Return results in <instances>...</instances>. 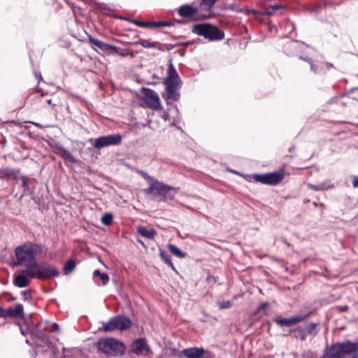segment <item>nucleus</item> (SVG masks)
<instances>
[{
  "instance_id": "obj_4",
  "label": "nucleus",
  "mask_w": 358,
  "mask_h": 358,
  "mask_svg": "<svg viewBox=\"0 0 358 358\" xmlns=\"http://www.w3.org/2000/svg\"><path fill=\"white\" fill-rule=\"evenodd\" d=\"M99 351L107 357H116L122 355L125 352L124 344L113 338H100L96 344Z\"/></svg>"
},
{
  "instance_id": "obj_48",
  "label": "nucleus",
  "mask_w": 358,
  "mask_h": 358,
  "mask_svg": "<svg viewBox=\"0 0 358 358\" xmlns=\"http://www.w3.org/2000/svg\"><path fill=\"white\" fill-rule=\"evenodd\" d=\"M300 59L307 62V59H310V58L301 56Z\"/></svg>"
},
{
  "instance_id": "obj_47",
  "label": "nucleus",
  "mask_w": 358,
  "mask_h": 358,
  "mask_svg": "<svg viewBox=\"0 0 358 358\" xmlns=\"http://www.w3.org/2000/svg\"><path fill=\"white\" fill-rule=\"evenodd\" d=\"M59 326L57 323H53L52 324V329L50 331H59Z\"/></svg>"
},
{
  "instance_id": "obj_12",
  "label": "nucleus",
  "mask_w": 358,
  "mask_h": 358,
  "mask_svg": "<svg viewBox=\"0 0 358 358\" xmlns=\"http://www.w3.org/2000/svg\"><path fill=\"white\" fill-rule=\"evenodd\" d=\"M2 312L1 313L2 315H0V317H10V318H21L23 319L24 317V308L22 304H16L14 308H8V309H4L1 308Z\"/></svg>"
},
{
  "instance_id": "obj_5",
  "label": "nucleus",
  "mask_w": 358,
  "mask_h": 358,
  "mask_svg": "<svg viewBox=\"0 0 358 358\" xmlns=\"http://www.w3.org/2000/svg\"><path fill=\"white\" fill-rule=\"evenodd\" d=\"M23 273H26L30 278L41 280H48L59 275V272L57 268L55 266L48 263H36L34 268L31 270L29 269V271H24Z\"/></svg>"
},
{
  "instance_id": "obj_30",
  "label": "nucleus",
  "mask_w": 358,
  "mask_h": 358,
  "mask_svg": "<svg viewBox=\"0 0 358 358\" xmlns=\"http://www.w3.org/2000/svg\"><path fill=\"white\" fill-rule=\"evenodd\" d=\"M93 276L94 278L99 277L102 281L103 285H106L109 282V277L108 274L105 273H101V271L98 269L94 271Z\"/></svg>"
},
{
  "instance_id": "obj_36",
  "label": "nucleus",
  "mask_w": 358,
  "mask_h": 358,
  "mask_svg": "<svg viewBox=\"0 0 358 358\" xmlns=\"http://www.w3.org/2000/svg\"><path fill=\"white\" fill-rule=\"evenodd\" d=\"M301 358H317V354L313 351H305L301 354Z\"/></svg>"
},
{
  "instance_id": "obj_22",
  "label": "nucleus",
  "mask_w": 358,
  "mask_h": 358,
  "mask_svg": "<svg viewBox=\"0 0 358 358\" xmlns=\"http://www.w3.org/2000/svg\"><path fill=\"white\" fill-rule=\"evenodd\" d=\"M109 54H115L120 56L121 57H125L128 55L134 57V54L131 52L128 49H122L114 45L111 46V50Z\"/></svg>"
},
{
  "instance_id": "obj_3",
  "label": "nucleus",
  "mask_w": 358,
  "mask_h": 358,
  "mask_svg": "<svg viewBox=\"0 0 358 358\" xmlns=\"http://www.w3.org/2000/svg\"><path fill=\"white\" fill-rule=\"evenodd\" d=\"M163 83L165 86L166 99L178 101L180 98L179 90L182 86V80L171 59L169 61L166 77L164 79Z\"/></svg>"
},
{
  "instance_id": "obj_37",
  "label": "nucleus",
  "mask_w": 358,
  "mask_h": 358,
  "mask_svg": "<svg viewBox=\"0 0 358 358\" xmlns=\"http://www.w3.org/2000/svg\"><path fill=\"white\" fill-rule=\"evenodd\" d=\"M22 180V187L23 188L24 193H26L29 189L28 178L23 176L21 177Z\"/></svg>"
},
{
  "instance_id": "obj_39",
  "label": "nucleus",
  "mask_w": 358,
  "mask_h": 358,
  "mask_svg": "<svg viewBox=\"0 0 358 358\" xmlns=\"http://www.w3.org/2000/svg\"><path fill=\"white\" fill-rule=\"evenodd\" d=\"M232 306V303L230 301H224L219 303L220 308H229Z\"/></svg>"
},
{
  "instance_id": "obj_51",
  "label": "nucleus",
  "mask_w": 358,
  "mask_h": 358,
  "mask_svg": "<svg viewBox=\"0 0 358 358\" xmlns=\"http://www.w3.org/2000/svg\"><path fill=\"white\" fill-rule=\"evenodd\" d=\"M348 309V307L347 306H344L342 308V310H346Z\"/></svg>"
},
{
  "instance_id": "obj_38",
  "label": "nucleus",
  "mask_w": 358,
  "mask_h": 358,
  "mask_svg": "<svg viewBox=\"0 0 358 358\" xmlns=\"http://www.w3.org/2000/svg\"><path fill=\"white\" fill-rule=\"evenodd\" d=\"M22 293L25 301L32 300L31 292L30 290L22 291Z\"/></svg>"
},
{
  "instance_id": "obj_10",
  "label": "nucleus",
  "mask_w": 358,
  "mask_h": 358,
  "mask_svg": "<svg viewBox=\"0 0 358 358\" xmlns=\"http://www.w3.org/2000/svg\"><path fill=\"white\" fill-rule=\"evenodd\" d=\"M122 139V137L119 134L103 136L96 139L94 146L96 149H101L106 146L117 145L120 144Z\"/></svg>"
},
{
  "instance_id": "obj_13",
  "label": "nucleus",
  "mask_w": 358,
  "mask_h": 358,
  "mask_svg": "<svg viewBox=\"0 0 358 358\" xmlns=\"http://www.w3.org/2000/svg\"><path fill=\"white\" fill-rule=\"evenodd\" d=\"M143 101L149 108L157 109V95L153 90L143 87Z\"/></svg>"
},
{
  "instance_id": "obj_44",
  "label": "nucleus",
  "mask_w": 358,
  "mask_h": 358,
  "mask_svg": "<svg viewBox=\"0 0 358 358\" xmlns=\"http://www.w3.org/2000/svg\"><path fill=\"white\" fill-rule=\"evenodd\" d=\"M352 186L358 187V176H352Z\"/></svg>"
},
{
  "instance_id": "obj_46",
  "label": "nucleus",
  "mask_w": 358,
  "mask_h": 358,
  "mask_svg": "<svg viewBox=\"0 0 358 358\" xmlns=\"http://www.w3.org/2000/svg\"><path fill=\"white\" fill-rule=\"evenodd\" d=\"M268 306H269V303L268 302H264L260 304V306L258 308V310H259L265 309V308H268Z\"/></svg>"
},
{
  "instance_id": "obj_32",
  "label": "nucleus",
  "mask_w": 358,
  "mask_h": 358,
  "mask_svg": "<svg viewBox=\"0 0 358 358\" xmlns=\"http://www.w3.org/2000/svg\"><path fill=\"white\" fill-rule=\"evenodd\" d=\"M140 44L144 48H155L157 42H150L149 40L141 39Z\"/></svg>"
},
{
  "instance_id": "obj_27",
  "label": "nucleus",
  "mask_w": 358,
  "mask_h": 358,
  "mask_svg": "<svg viewBox=\"0 0 358 358\" xmlns=\"http://www.w3.org/2000/svg\"><path fill=\"white\" fill-rule=\"evenodd\" d=\"M318 325L319 323H310L306 325L303 327V329L308 334L315 336L317 334V327H318Z\"/></svg>"
},
{
  "instance_id": "obj_17",
  "label": "nucleus",
  "mask_w": 358,
  "mask_h": 358,
  "mask_svg": "<svg viewBox=\"0 0 358 358\" xmlns=\"http://www.w3.org/2000/svg\"><path fill=\"white\" fill-rule=\"evenodd\" d=\"M89 42L91 43L92 47L94 50H96V48H99L101 51L108 54L110 52L112 45L108 44L98 38L92 36L89 37Z\"/></svg>"
},
{
  "instance_id": "obj_35",
  "label": "nucleus",
  "mask_w": 358,
  "mask_h": 358,
  "mask_svg": "<svg viewBox=\"0 0 358 358\" xmlns=\"http://www.w3.org/2000/svg\"><path fill=\"white\" fill-rule=\"evenodd\" d=\"M322 191L327 190L334 187V185L330 183L329 180L324 181L320 184Z\"/></svg>"
},
{
  "instance_id": "obj_1",
  "label": "nucleus",
  "mask_w": 358,
  "mask_h": 358,
  "mask_svg": "<svg viewBox=\"0 0 358 358\" xmlns=\"http://www.w3.org/2000/svg\"><path fill=\"white\" fill-rule=\"evenodd\" d=\"M44 249L43 245L32 242H27L17 246L15 250L17 259V262L15 264L24 266L26 267L24 271L31 270L37 263L35 256L43 253Z\"/></svg>"
},
{
  "instance_id": "obj_18",
  "label": "nucleus",
  "mask_w": 358,
  "mask_h": 358,
  "mask_svg": "<svg viewBox=\"0 0 358 358\" xmlns=\"http://www.w3.org/2000/svg\"><path fill=\"white\" fill-rule=\"evenodd\" d=\"M148 349L147 345L143 339H137L132 343L131 351L138 355H146Z\"/></svg>"
},
{
  "instance_id": "obj_16",
  "label": "nucleus",
  "mask_w": 358,
  "mask_h": 358,
  "mask_svg": "<svg viewBox=\"0 0 358 358\" xmlns=\"http://www.w3.org/2000/svg\"><path fill=\"white\" fill-rule=\"evenodd\" d=\"M20 175V170H15L8 167L0 168V179L16 180Z\"/></svg>"
},
{
  "instance_id": "obj_8",
  "label": "nucleus",
  "mask_w": 358,
  "mask_h": 358,
  "mask_svg": "<svg viewBox=\"0 0 358 358\" xmlns=\"http://www.w3.org/2000/svg\"><path fill=\"white\" fill-rule=\"evenodd\" d=\"M178 12L180 16L194 20H204L210 16L208 14L201 13L199 7L187 4L180 6Z\"/></svg>"
},
{
  "instance_id": "obj_11",
  "label": "nucleus",
  "mask_w": 358,
  "mask_h": 358,
  "mask_svg": "<svg viewBox=\"0 0 358 358\" xmlns=\"http://www.w3.org/2000/svg\"><path fill=\"white\" fill-rule=\"evenodd\" d=\"M158 201L164 200H171L173 199L175 195L177 193V191L175 188L171 187L168 185H165L162 182H159L158 181Z\"/></svg>"
},
{
  "instance_id": "obj_52",
  "label": "nucleus",
  "mask_w": 358,
  "mask_h": 358,
  "mask_svg": "<svg viewBox=\"0 0 358 358\" xmlns=\"http://www.w3.org/2000/svg\"><path fill=\"white\" fill-rule=\"evenodd\" d=\"M331 3H324V6L325 7L331 6Z\"/></svg>"
},
{
  "instance_id": "obj_20",
  "label": "nucleus",
  "mask_w": 358,
  "mask_h": 358,
  "mask_svg": "<svg viewBox=\"0 0 358 358\" xmlns=\"http://www.w3.org/2000/svg\"><path fill=\"white\" fill-rule=\"evenodd\" d=\"M217 1V0H202L199 6L201 13L209 15V11Z\"/></svg>"
},
{
  "instance_id": "obj_33",
  "label": "nucleus",
  "mask_w": 358,
  "mask_h": 358,
  "mask_svg": "<svg viewBox=\"0 0 358 358\" xmlns=\"http://www.w3.org/2000/svg\"><path fill=\"white\" fill-rule=\"evenodd\" d=\"M291 331H299V338L301 341H305L308 335V334L306 332L303 328L301 327H298L294 330H292Z\"/></svg>"
},
{
  "instance_id": "obj_24",
  "label": "nucleus",
  "mask_w": 358,
  "mask_h": 358,
  "mask_svg": "<svg viewBox=\"0 0 358 358\" xmlns=\"http://www.w3.org/2000/svg\"><path fill=\"white\" fill-rule=\"evenodd\" d=\"M115 323L113 320V317H111L108 322H103V326L101 328H99L100 331L104 332H110L117 330L115 327Z\"/></svg>"
},
{
  "instance_id": "obj_54",
  "label": "nucleus",
  "mask_w": 358,
  "mask_h": 358,
  "mask_svg": "<svg viewBox=\"0 0 358 358\" xmlns=\"http://www.w3.org/2000/svg\"><path fill=\"white\" fill-rule=\"evenodd\" d=\"M355 90H358V87H355V88L352 89V92H353V91H355Z\"/></svg>"
},
{
  "instance_id": "obj_49",
  "label": "nucleus",
  "mask_w": 358,
  "mask_h": 358,
  "mask_svg": "<svg viewBox=\"0 0 358 358\" xmlns=\"http://www.w3.org/2000/svg\"><path fill=\"white\" fill-rule=\"evenodd\" d=\"M186 45H192L193 44V41H187L184 43Z\"/></svg>"
},
{
  "instance_id": "obj_41",
  "label": "nucleus",
  "mask_w": 358,
  "mask_h": 358,
  "mask_svg": "<svg viewBox=\"0 0 358 358\" xmlns=\"http://www.w3.org/2000/svg\"><path fill=\"white\" fill-rule=\"evenodd\" d=\"M280 8V6L276 5V6H271L269 8H267L266 13L268 15H272L273 12L274 10H276Z\"/></svg>"
},
{
  "instance_id": "obj_42",
  "label": "nucleus",
  "mask_w": 358,
  "mask_h": 358,
  "mask_svg": "<svg viewBox=\"0 0 358 358\" xmlns=\"http://www.w3.org/2000/svg\"><path fill=\"white\" fill-rule=\"evenodd\" d=\"M172 23L169 22H161V21H158V29L159 28H161V27H169V26H172Z\"/></svg>"
},
{
  "instance_id": "obj_40",
  "label": "nucleus",
  "mask_w": 358,
  "mask_h": 358,
  "mask_svg": "<svg viewBox=\"0 0 358 358\" xmlns=\"http://www.w3.org/2000/svg\"><path fill=\"white\" fill-rule=\"evenodd\" d=\"M307 62L310 64L311 71H313L315 73H318V67L313 64L311 59H307Z\"/></svg>"
},
{
  "instance_id": "obj_55",
  "label": "nucleus",
  "mask_w": 358,
  "mask_h": 358,
  "mask_svg": "<svg viewBox=\"0 0 358 358\" xmlns=\"http://www.w3.org/2000/svg\"><path fill=\"white\" fill-rule=\"evenodd\" d=\"M357 78H358V75H357Z\"/></svg>"
},
{
  "instance_id": "obj_31",
  "label": "nucleus",
  "mask_w": 358,
  "mask_h": 358,
  "mask_svg": "<svg viewBox=\"0 0 358 358\" xmlns=\"http://www.w3.org/2000/svg\"><path fill=\"white\" fill-rule=\"evenodd\" d=\"M113 220V215L112 213H105L101 217V222L106 226H109L112 224Z\"/></svg>"
},
{
  "instance_id": "obj_2",
  "label": "nucleus",
  "mask_w": 358,
  "mask_h": 358,
  "mask_svg": "<svg viewBox=\"0 0 358 358\" xmlns=\"http://www.w3.org/2000/svg\"><path fill=\"white\" fill-rule=\"evenodd\" d=\"M321 358H358V343L346 340L327 346Z\"/></svg>"
},
{
  "instance_id": "obj_53",
  "label": "nucleus",
  "mask_w": 358,
  "mask_h": 358,
  "mask_svg": "<svg viewBox=\"0 0 358 358\" xmlns=\"http://www.w3.org/2000/svg\"><path fill=\"white\" fill-rule=\"evenodd\" d=\"M47 103H48L49 104H51L52 100L51 99L47 100Z\"/></svg>"
},
{
  "instance_id": "obj_25",
  "label": "nucleus",
  "mask_w": 358,
  "mask_h": 358,
  "mask_svg": "<svg viewBox=\"0 0 358 358\" xmlns=\"http://www.w3.org/2000/svg\"><path fill=\"white\" fill-rule=\"evenodd\" d=\"M169 249L170 252L173 255H174L180 259H183V258H185L186 257H187V254L186 252H182L177 246H176L174 245H172V244L169 245Z\"/></svg>"
},
{
  "instance_id": "obj_9",
  "label": "nucleus",
  "mask_w": 358,
  "mask_h": 358,
  "mask_svg": "<svg viewBox=\"0 0 358 358\" xmlns=\"http://www.w3.org/2000/svg\"><path fill=\"white\" fill-rule=\"evenodd\" d=\"M310 315L311 312L305 315H296L289 318H285L282 316H276L273 319V321L280 327H289L303 321Z\"/></svg>"
},
{
  "instance_id": "obj_28",
  "label": "nucleus",
  "mask_w": 358,
  "mask_h": 358,
  "mask_svg": "<svg viewBox=\"0 0 358 358\" xmlns=\"http://www.w3.org/2000/svg\"><path fill=\"white\" fill-rule=\"evenodd\" d=\"M76 268V263L73 259H69L65 263L63 271L65 275L71 273Z\"/></svg>"
},
{
  "instance_id": "obj_34",
  "label": "nucleus",
  "mask_w": 358,
  "mask_h": 358,
  "mask_svg": "<svg viewBox=\"0 0 358 358\" xmlns=\"http://www.w3.org/2000/svg\"><path fill=\"white\" fill-rule=\"evenodd\" d=\"M174 48L173 45L171 44H164V43H158V50H171Z\"/></svg>"
},
{
  "instance_id": "obj_43",
  "label": "nucleus",
  "mask_w": 358,
  "mask_h": 358,
  "mask_svg": "<svg viewBox=\"0 0 358 358\" xmlns=\"http://www.w3.org/2000/svg\"><path fill=\"white\" fill-rule=\"evenodd\" d=\"M308 186L311 189L315 190V191H322V188H320V184L317 185L309 184Z\"/></svg>"
},
{
  "instance_id": "obj_6",
  "label": "nucleus",
  "mask_w": 358,
  "mask_h": 358,
  "mask_svg": "<svg viewBox=\"0 0 358 358\" xmlns=\"http://www.w3.org/2000/svg\"><path fill=\"white\" fill-rule=\"evenodd\" d=\"M192 31L211 41H220L224 38V31L208 23L194 24L192 27Z\"/></svg>"
},
{
  "instance_id": "obj_19",
  "label": "nucleus",
  "mask_w": 358,
  "mask_h": 358,
  "mask_svg": "<svg viewBox=\"0 0 358 358\" xmlns=\"http://www.w3.org/2000/svg\"><path fill=\"white\" fill-rule=\"evenodd\" d=\"M138 233L143 237L147 238L148 241H154L156 231L155 229H148L145 227H140L138 228Z\"/></svg>"
},
{
  "instance_id": "obj_7",
  "label": "nucleus",
  "mask_w": 358,
  "mask_h": 358,
  "mask_svg": "<svg viewBox=\"0 0 358 358\" xmlns=\"http://www.w3.org/2000/svg\"><path fill=\"white\" fill-rule=\"evenodd\" d=\"M252 178L258 182L268 185H276L285 178L283 171H275L263 174H253Z\"/></svg>"
},
{
  "instance_id": "obj_29",
  "label": "nucleus",
  "mask_w": 358,
  "mask_h": 358,
  "mask_svg": "<svg viewBox=\"0 0 358 358\" xmlns=\"http://www.w3.org/2000/svg\"><path fill=\"white\" fill-rule=\"evenodd\" d=\"M133 23L137 25L140 27H145V28H150V27H157V22H143V21H139L137 20H134Z\"/></svg>"
},
{
  "instance_id": "obj_23",
  "label": "nucleus",
  "mask_w": 358,
  "mask_h": 358,
  "mask_svg": "<svg viewBox=\"0 0 358 358\" xmlns=\"http://www.w3.org/2000/svg\"><path fill=\"white\" fill-rule=\"evenodd\" d=\"M30 283V280L24 275L20 274L17 275L14 280L15 285L19 287H25Z\"/></svg>"
},
{
  "instance_id": "obj_26",
  "label": "nucleus",
  "mask_w": 358,
  "mask_h": 358,
  "mask_svg": "<svg viewBox=\"0 0 358 358\" xmlns=\"http://www.w3.org/2000/svg\"><path fill=\"white\" fill-rule=\"evenodd\" d=\"M160 257L164 262V263L169 266L172 268V270L174 271L176 273H178L176 268H175L173 264L171 262V256L168 254L167 252H166L165 250H161Z\"/></svg>"
},
{
  "instance_id": "obj_14",
  "label": "nucleus",
  "mask_w": 358,
  "mask_h": 358,
  "mask_svg": "<svg viewBox=\"0 0 358 358\" xmlns=\"http://www.w3.org/2000/svg\"><path fill=\"white\" fill-rule=\"evenodd\" d=\"M113 320L115 322L117 330L120 331H125L131 327L132 322L130 319L124 315L114 316Z\"/></svg>"
},
{
  "instance_id": "obj_45",
  "label": "nucleus",
  "mask_w": 358,
  "mask_h": 358,
  "mask_svg": "<svg viewBox=\"0 0 358 358\" xmlns=\"http://www.w3.org/2000/svg\"><path fill=\"white\" fill-rule=\"evenodd\" d=\"M241 11L243 12L246 15H250V13L256 14L257 12L255 10H250V9H245V10H241Z\"/></svg>"
},
{
  "instance_id": "obj_21",
  "label": "nucleus",
  "mask_w": 358,
  "mask_h": 358,
  "mask_svg": "<svg viewBox=\"0 0 358 358\" xmlns=\"http://www.w3.org/2000/svg\"><path fill=\"white\" fill-rule=\"evenodd\" d=\"M57 150V154L61 156L64 159L69 160L71 162H75V159L72 156V155L70 153L69 150L65 149L64 147L61 145H58L56 147Z\"/></svg>"
},
{
  "instance_id": "obj_15",
  "label": "nucleus",
  "mask_w": 358,
  "mask_h": 358,
  "mask_svg": "<svg viewBox=\"0 0 358 358\" xmlns=\"http://www.w3.org/2000/svg\"><path fill=\"white\" fill-rule=\"evenodd\" d=\"M158 116H160L164 120V121H169L170 125H174V121L171 120V113L173 114L177 112V108L176 107L172 108L171 109H169L168 111H166L161 103H159V99L158 98Z\"/></svg>"
},
{
  "instance_id": "obj_50",
  "label": "nucleus",
  "mask_w": 358,
  "mask_h": 358,
  "mask_svg": "<svg viewBox=\"0 0 358 358\" xmlns=\"http://www.w3.org/2000/svg\"><path fill=\"white\" fill-rule=\"evenodd\" d=\"M177 22L180 24H184L185 22V21L184 20H178Z\"/></svg>"
}]
</instances>
